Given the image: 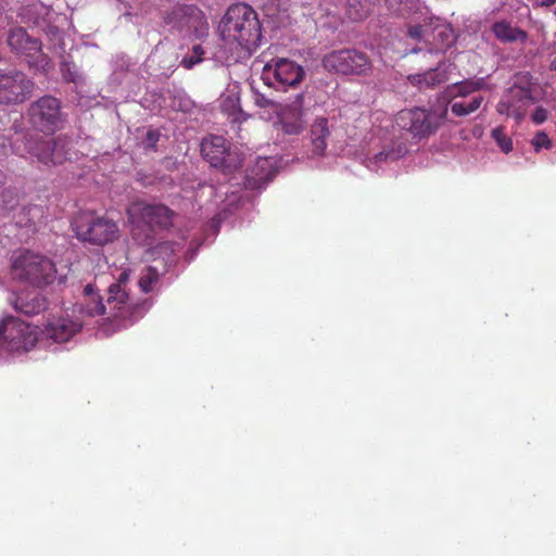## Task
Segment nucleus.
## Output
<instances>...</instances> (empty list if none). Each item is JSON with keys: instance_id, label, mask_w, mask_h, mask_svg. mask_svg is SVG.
Instances as JSON below:
<instances>
[{"instance_id": "f257e3e1", "label": "nucleus", "mask_w": 556, "mask_h": 556, "mask_svg": "<svg viewBox=\"0 0 556 556\" xmlns=\"http://www.w3.org/2000/svg\"><path fill=\"white\" fill-rule=\"evenodd\" d=\"M224 47L237 56L250 55L260 47L261 23L255 10L245 2L231 4L218 24Z\"/></svg>"}, {"instance_id": "f03ea898", "label": "nucleus", "mask_w": 556, "mask_h": 556, "mask_svg": "<svg viewBox=\"0 0 556 556\" xmlns=\"http://www.w3.org/2000/svg\"><path fill=\"white\" fill-rule=\"evenodd\" d=\"M132 238L140 245L150 247L154 243V235L165 231L173 225L174 212L162 203L138 201L126 210Z\"/></svg>"}, {"instance_id": "7ed1b4c3", "label": "nucleus", "mask_w": 556, "mask_h": 556, "mask_svg": "<svg viewBox=\"0 0 556 556\" xmlns=\"http://www.w3.org/2000/svg\"><path fill=\"white\" fill-rule=\"evenodd\" d=\"M73 231L78 241L103 247L114 243L121 236L115 219L87 211L75 216Z\"/></svg>"}, {"instance_id": "20e7f679", "label": "nucleus", "mask_w": 556, "mask_h": 556, "mask_svg": "<svg viewBox=\"0 0 556 556\" xmlns=\"http://www.w3.org/2000/svg\"><path fill=\"white\" fill-rule=\"evenodd\" d=\"M13 276L34 288H46L56 277L55 263L50 257L26 250L11 264Z\"/></svg>"}, {"instance_id": "39448f33", "label": "nucleus", "mask_w": 556, "mask_h": 556, "mask_svg": "<svg viewBox=\"0 0 556 556\" xmlns=\"http://www.w3.org/2000/svg\"><path fill=\"white\" fill-rule=\"evenodd\" d=\"M535 85L529 73H519L515 75L514 83L502 94L496 112L501 115L515 117L520 121L525 117L528 106L535 102Z\"/></svg>"}, {"instance_id": "423d86ee", "label": "nucleus", "mask_w": 556, "mask_h": 556, "mask_svg": "<svg viewBox=\"0 0 556 556\" xmlns=\"http://www.w3.org/2000/svg\"><path fill=\"white\" fill-rule=\"evenodd\" d=\"M446 111L432 109L413 108L400 110L395 115V125L403 131L408 132L412 138L421 140L430 138L440 128L444 121Z\"/></svg>"}, {"instance_id": "0eeeda50", "label": "nucleus", "mask_w": 556, "mask_h": 556, "mask_svg": "<svg viewBox=\"0 0 556 556\" xmlns=\"http://www.w3.org/2000/svg\"><path fill=\"white\" fill-rule=\"evenodd\" d=\"M8 43L15 54L24 56L28 68L41 74H47L51 71V59L42 52L41 40L28 36L27 30L24 28L18 27L10 30Z\"/></svg>"}, {"instance_id": "6e6552de", "label": "nucleus", "mask_w": 556, "mask_h": 556, "mask_svg": "<svg viewBox=\"0 0 556 556\" xmlns=\"http://www.w3.org/2000/svg\"><path fill=\"white\" fill-rule=\"evenodd\" d=\"M305 78V70L286 58H276L264 64L261 79L264 85L278 91L296 88Z\"/></svg>"}, {"instance_id": "1a4fd4ad", "label": "nucleus", "mask_w": 556, "mask_h": 556, "mask_svg": "<svg viewBox=\"0 0 556 556\" xmlns=\"http://www.w3.org/2000/svg\"><path fill=\"white\" fill-rule=\"evenodd\" d=\"M324 67L341 75H365L371 71L367 54L356 49L334 50L324 56Z\"/></svg>"}, {"instance_id": "9d476101", "label": "nucleus", "mask_w": 556, "mask_h": 556, "mask_svg": "<svg viewBox=\"0 0 556 556\" xmlns=\"http://www.w3.org/2000/svg\"><path fill=\"white\" fill-rule=\"evenodd\" d=\"M37 343V332L17 318L5 317L0 323V346L11 352L29 351Z\"/></svg>"}, {"instance_id": "9b49d317", "label": "nucleus", "mask_w": 556, "mask_h": 556, "mask_svg": "<svg viewBox=\"0 0 556 556\" xmlns=\"http://www.w3.org/2000/svg\"><path fill=\"white\" fill-rule=\"evenodd\" d=\"M34 81L17 70H0V104L26 102L33 94Z\"/></svg>"}, {"instance_id": "f8f14e48", "label": "nucleus", "mask_w": 556, "mask_h": 556, "mask_svg": "<svg viewBox=\"0 0 556 556\" xmlns=\"http://www.w3.org/2000/svg\"><path fill=\"white\" fill-rule=\"evenodd\" d=\"M68 144L70 141L65 137L30 139L27 141V152L42 165H60L68 160Z\"/></svg>"}, {"instance_id": "ddd939ff", "label": "nucleus", "mask_w": 556, "mask_h": 556, "mask_svg": "<svg viewBox=\"0 0 556 556\" xmlns=\"http://www.w3.org/2000/svg\"><path fill=\"white\" fill-rule=\"evenodd\" d=\"M200 151L212 167L219 168L226 174L232 173L240 165V161L232 159L227 139L223 136L212 135L204 138Z\"/></svg>"}, {"instance_id": "4468645a", "label": "nucleus", "mask_w": 556, "mask_h": 556, "mask_svg": "<svg viewBox=\"0 0 556 556\" xmlns=\"http://www.w3.org/2000/svg\"><path fill=\"white\" fill-rule=\"evenodd\" d=\"M60 100L52 96H42L28 108L34 127L42 131H53L61 124Z\"/></svg>"}, {"instance_id": "2eb2a0df", "label": "nucleus", "mask_w": 556, "mask_h": 556, "mask_svg": "<svg viewBox=\"0 0 556 556\" xmlns=\"http://www.w3.org/2000/svg\"><path fill=\"white\" fill-rule=\"evenodd\" d=\"M277 125L279 131L286 136H299L305 130L306 121L303 117V93L298 94L292 102L279 106L277 111Z\"/></svg>"}, {"instance_id": "dca6fc26", "label": "nucleus", "mask_w": 556, "mask_h": 556, "mask_svg": "<svg viewBox=\"0 0 556 556\" xmlns=\"http://www.w3.org/2000/svg\"><path fill=\"white\" fill-rule=\"evenodd\" d=\"M105 305L108 306V315L114 319L129 320L130 323L136 319L135 314L139 309L137 304L130 302L129 293L121 282L112 283L108 288Z\"/></svg>"}, {"instance_id": "f3484780", "label": "nucleus", "mask_w": 556, "mask_h": 556, "mask_svg": "<svg viewBox=\"0 0 556 556\" xmlns=\"http://www.w3.org/2000/svg\"><path fill=\"white\" fill-rule=\"evenodd\" d=\"M80 327L79 321H74L68 316L52 317L46 324L45 334L56 343H63L73 338Z\"/></svg>"}, {"instance_id": "a211bd4d", "label": "nucleus", "mask_w": 556, "mask_h": 556, "mask_svg": "<svg viewBox=\"0 0 556 556\" xmlns=\"http://www.w3.org/2000/svg\"><path fill=\"white\" fill-rule=\"evenodd\" d=\"M14 309L26 316H36L47 308V300L37 290H26L14 295Z\"/></svg>"}, {"instance_id": "6ab92c4d", "label": "nucleus", "mask_w": 556, "mask_h": 556, "mask_svg": "<svg viewBox=\"0 0 556 556\" xmlns=\"http://www.w3.org/2000/svg\"><path fill=\"white\" fill-rule=\"evenodd\" d=\"M407 80L410 81L412 86L422 91L443 85L448 80V74L446 73L444 63L440 62L437 67L427 70L421 74L408 75Z\"/></svg>"}, {"instance_id": "aec40b11", "label": "nucleus", "mask_w": 556, "mask_h": 556, "mask_svg": "<svg viewBox=\"0 0 556 556\" xmlns=\"http://www.w3.org/2000/svg\"><path fill=\"white\" fill-rule=\"evenodd\" d=\"M45 214L46 211L41 205L27 204L14 213L13 222L20 228L35 230V227L42 220Z\"/></svg>"}, {"instance_id": "412c9836", "label": "nucleus", "mask_w": 556, "mask_h": 556, "mask_svg": "<svg viewBox=\"0 0 556 556\" xmlns=\"http://www.w3.org/2000/svg\"><path fill=\"white\" fill-rule=\"evenodd\" d=\"M492 33L502 42H522L528 40V33L511 26L507 21H498L492 24Z\"/></svg>"}, {"instance_id": "4be33fe9", "label": "nucleus", "mask_w": 556, "mask_h": 556, "mask_svg": "<svg viewBox=\"0 0 556 556\" xmlns=\"http://www.w3.org/2000/svg\"><path fill=\"white\" fill-rule=\"evenodd\" d=\"M309 134L314 154L318 156L323 155L327 147L326 139L329 138L330 135L326 117L316 118L313 126H311Z\"/></svg>"}, {"instance_id": "5701e85b", "label": "nucleus", "mask_w": 556, "mask_h": 556, "mask_svg": "<svg viewBox=\"0 0 556 556\" xmlns=\"http://www.w3.org/2000/svg\"><path fill=\"white\" fill-rule=\"evenodd\" d=\"M450 90H452L453 100L458 98L464 100L467 96L477 91L491 90V87L488 85L485 77H478L455 83Z\"/></svg>"}, {"instance_id": "b1692460", "label": "nucleus", "mask_w": 556, "mask_h": 556, "mask_svg": "<svg viewBox=\"0 0 556 556\" xmlns=\"http://www.w3.org/2000/svg\"><path fill=\"white\" fill-rule=\"evenodd\" d=\"M453 41V31L448 27L438 20L434 25L431 24L430 41H427L428 45L432 46L435 50H444L448 48Z\"/></svg>"}, {"instance_id": "393cba45", "label": "nucleus", "mask_w": 556, "mask_h": 556, "mask_svg": "<svg viewBox=\"0 0 556 556\" xmlns=\"http://www.w3.org/2000/svg\"><path fill=\"white\" fill-rule=\"evenodd\" d=\"M7 176L0 169V216H7L18 205V194L11 188H5Z\"/></svg>"}, {"instance_id": "a878e982", "label": "nucleus", "mask_w": 556, "mask_h": 556, "mask_svg": "<svg viewBox=\"0 0 556 556\" xmlns=\"http://www.w3.org/2000/svg\"><path fill=\"white\" fill-rule=\"evenodd\" d=\"M484 100L482 96H473L469 101H465L464 99L453 100L452 104H450V111H452L454 116L465 117L476 113L481 108Z\"/></svg>"}, {"instance_id": "bb28decb", "label": "nucleus", "mask_w": 556, "mask_h": 556, "mask_svg": "<svg viewBox=\"0 0 556 556\" xmlns=\"http://www.w3.org/2000/svg\"><path fill=\"white\" fill-rule=\"evenodd\" d=\"M106 307L102 298H85L78 306V312L87 316H102L108 314Z\"/></svg>"}, {"instance_id": "cd10ccee", "label": "nucleus", "mask_w": 556, "mask_h": 556, "mask_svg": "<svg viewBox=\"0 0 556 556\" xmlns=\"http://www.w3.org/2000/svg\"><path fill=\"white\" fill-rule=\"evenodd\" d=\"M346 13L353 22L363 21L370 13V2L368 0H348Z\"/></svg>"}, {"instance_id": "c85d7f7f", "label": "nucleus", "mask_w": 556, "mask_h": 556, "mask_svg": "<svg viewBox=\"0 0 556 556\" xmlns=\"http://www.w3.org/2000/svg\"><path fill=\"white\" fill-rule=\"evenodd\" d=\"M159 271L152 266L143 269L142 275L139 278V289L143 293H150L153 291L154 285L159 281Z\"/></svg>"}, {"instance_id": "c756f323", "label": "nucleus", "mask_w": 556, "mask_h": 556, "mask_svg": "<svg viewBox=\"0 0 556 556\" xmlns=\"http://www.w3.org/2000/svg\"><path fill=\"white\" fill-rule=\"evenodd\" d=\"M204 56V49L200 45H194L193 48H191L190 54H187L181 59V66L186 70H191L192 67L200 64V62L203 61Z\"/></svg>"}, {"instance_id": "7c9ffc66", "label": "nucleus", "mask_w": 556, "mask_h": 556, "mask_svg": "<svg viewBox=\"0 0 556 556\" xmlns=\"http://www.w3.org/2000/svg\"><path fill=\"white\" fill-rule=\"evenodd\" d=\"M491 137L494 138L501 151L508 153L511 151V149H514V144H511V139L509 136L505 135L503 127H496L492 129Z\"/></svg>"}, {"instance_id": "2f4dec72", "label": "nucleus", "mask_w": 556, "mask_h": 556, "mask_svg": "<svg viewBox=\"0 0 556 556\" xmlns=\"http://www.w3.org/2000/svg\"><path fill=\"white\" fill-rule=\"evenodd\" d=\"M431 25V23L413 25L408 27L407 34L410 38L416 39L417 41H430Z\"/></svg>"}, {"instance_id": "473e14b6", "label": "nucleus", "mask_w": 556, "mask_h": 556, "mask_svg": "<svg viewBox=\"0 0 556 556\" xmlns=\"http://www.w3.org/2000/svg\"><path fill=\"white\" fill-rule=\"evenodd\" d=\"M389 8L395 12L404 15L413 10L416 5V0H386Z\"/></svg>"}, {"instance_id": "72a5a7b5", "label": "nucleus", "mask_w": 556, "mask_h": 556, "mask_svg": "<svg viewBox=\"0 0 556 556\" xmlns=\"http://www.w3.org/2000/svg\"><path fill=\"white\" fill-rule=\"evenodd\" d=\"M269 167H270L269 159H258V161H256L255 169H253V173L255 174L256 179H258V181L269 180V178H270L269 170L266 173L258 172V169H261V170L269 169Z\"/></svg>"}, {"instance_id": "f704fd0d", "label": "nucleus", "mask_w": 556, "mask_h": 556, "mask_svg": "<svg viewBox=\"0 0 556 556\" xmlns=\"http://www.w3.org/2000/svg\"><path fill=\"white\" fill-rule=\"evenodd\" d=\"M407 153V148L405 146H400L397 148V150H390V151H386V152H382L378 155H376V161L378 162H382V161H389V160H397L402 156H404V154Z\"/></svg>"}, {"instance_id": "c9c22d12", "label": "nucleus", "mask_w": 556, "mask_h": 556, "mask_svg": "<svg viewBox=\"0 0 556 556\" xmlns=\"http://www.w3.org/2000/svg\"><path fill=\"white\" fill-rule=\"evenodd\" d=\"M532 146L534 147V150H536V151H539L543 148L547 149L551 147V139L547 137V135L545 132L539 131L532 138Z\"/></svg>"}, {"instance_id": "e433bc0d", "label": "nucleus", "mask_w": 556, "mask_h": 556, "mask_svg": "<svg viewBox=\"0 0 556 556\" xmlns=\"http://www.w3.org/2000/svg\"><path fill=\"white\" fill-rule=\"evenodd\" d=\"M547 119V111L544 108H536L532 114L534 125H542Z\"/></svg>"}, {"instance_id": "4c0bfd02", "label": "nucleus", "mask_w": 556, "mask_h": 556, "mask_svg": "<svg viewBox=\"0 0 556 556\" xmlns=\"http://www.w3.org/2000/svg\"><path fill=\"white\" fill-rule=\"evenodd\" d=\"M160 138L159 130H148L147 136H144V142H147V146L149 149H154L155 146H157Z\"/></svg>"}, {"instance_id": "58836bf2", "label": "nucleus", "mask_w": 556, "mask_h": 556, "mask_svg": "<svg viewBox=\"0 0 556 556\" xmlns=\"http://www.w3.org/2000/svg\"><path fill=\"white\" fill-rule=\"evenodd\" d=\"M254 103L260 109H267V108L273 106V104H274V102L271 100H269L268 98H266L265 96H263L258 92L254 93Z\"/></svg>"}, {"instance_id": "ea45409f", "label": "nucleus", "mask_w": 556, "mask_h": 556, "mask_svg": "<svg viewBox=\"0 0 556 556\" xmlns=\"http://www.w3.org/2000/svg\"><path fill=\"white\" fill-rule=\"evenodd\" d=\"M84 298L85 299H102L100 295H98L97 290H94V287L92 283H88L84 287Z\"/></svg>"}, {"instance_id": "a19ab883", "label": "nucleus", "mask_w": 556, "mask_h": 556, "mask_svg": "<svg viewBox=\"0 0 556 556\" xmlns=\"http://www.w3.org/2000/svg\"><path fill=\"white\" fill-rule=\"evenodd\" d=\"M538 7L549 8L556 3V0H536Z\"/></svg>"}, {"instance_id": "79ce46f5", "label": "nucleus", "mask_w": 556, "mask_h": 556, "mask_svg": "<svg viewBox=\"0 0 556 556\" xmlns=\"http://www.w3.org/2000/svg\"><path fill=\"white\" fill-rule=\"evenodd\" d=\"M127 277H129V276L127 275L126 271L122 273L121 276H119V279H117L116 283H122V287L126 288Z\"/></svg>"}, {"instance_id": "37998d69", "label": "nucleus", "mask_w": 556, "mask_h": 556, "mask_svg": "<svg viewBox=\"0 0 556 556\" xmlns=\"http://www.w3.org/2000/svg\"><path fill=\"white\" fill-rule=\"evenodd\" d=\"M555 14H556V11H555Z\"/></svg>"}]
</instances>
